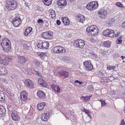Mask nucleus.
Segmentation results:
<instances>
[{
  "instance_id": "nucleus-43",
  "label": "nucleus",
  "mask_w": 125,
  "mask_h": 125,
  "mask_svg": "<svg viewBox=\"0 0 125 125\" xmlns=\"http://www.w3.org/2000/svg\"><path fill=\"white\" fill-rule=\"evenodd\" d=\"M88 88L90 90L92 91H94V90L93 86L92 85H89L88 87Z\"/></svg>"
},
{
  "instance_id": "nucleus-44",
  "label": "nucleus",
  "mask_w": 125,
  "mask_h": 125,
  "mask_svg": "<svg viewBox=\"0 0 125 125\" xmlns=\"http://www.w3.org/2000/svg\"><path fill=\"white\" fill-rule=\"evenodd\" d=\"M8 81L5 79L3 78L2 79V82L3 83H5L6 84H8L9 83Z\"/></svg>"
},
{
  "instance_id": "nucleus-29",
  "label": "nucleus",
  "mask_w": 125,
  "mask_h": 125,
  "mask_svg": "<svg viewBox=\"0 0 125 125\" xmlns=\"http://www.w3.org/2000/svg\"><path fill=\"white\" fill-rule=\"evenodd\" d=\"M52 0H43V2L45 4L49 6L52 3Z\"/></svg>"
},
{
  "instance_id": "nucleus-37",
  "label": "nucleus",
  "mask_w": 125,
  "mask_h": 125,
  "mask_svg": "<svg viewBox=\"0 0 125 125\" xmlns=\"http://www.w3.org/2000/svg\"><path fill=\"white\" fill-rule=\"evenodd\" d=\"M9 42L10 43V42L9 39L7 38H4L2 41V43H4Z\"/></svg>"
},
{
  "instance_id": "nucleus-3",
  "label": "nucleus",
  "mask_w": 125,
  "mask_h": 125,
  "mask_svg": "<svg viewBox=\"0 0 125 125\" xmlns=\"http://www.w3.org/2000/svg\"><path fill=\"white\" fill-rule=\"evenodd\" d=\"M98 28L95 26H92L87 27L86 29L87 32L89 33L92 35L97 34L98 31H97Z\"/></svg>"
},
{
  "instance_id": "nucleus-20",
  "label": "nucleus",
  "mask_w": 125,
  "mask_h": 125,
  "mask_svg": "<svg viewBox=\"0 0 125 125\" xmlns=\"http://www.w3.org/2000/svg\"><path fill=\"white\" fill-rule=\"evenodd\" d=\"M46 104L44 102L38 104L37 108L39 110H42L44 108V106H46Z\"/></svg>"
},
{
  "instance_id": "nucleus-26",
  "label": "nucleus",
  "mask_w": 125,
  "mask_h": 125,
  "mask_svg": "<svg viewBox=\"0 0 125 125\" xmlns=\"http://www.w3.org/2000/svg\"><path fill=\"white\" fill-rule=\"evenodd\" d=\"M31 31V27H29V28H27L25 30V32H24V34L25 36H27L29 34H29L30 33Z\"/></svg>"
},
{
  "instance_id": "nucleus-19",
  "label": "nucleus",
  "mask_w": 125,
  "mask_h": 125,
  "mask_svg": "<svg viewBox=\"0 0 125 125\" xmlns=\"http://www.w3.org/2000/svg\"><path fill=\"white\" fill-rule=\"evenodd\" d=\"M63 23L65 25H68L70 23V21L68 18L67 17H63L62 18Z\"/></svg>"
},
{
  "instance_id": "nucleus-58",
  "label": "nucleus",
  "mask_w": 125,
  "mask_h": 125,
  "mask_svg": "<svg viewBox=\"0 0 125 125\" xmlns=\"http://www.w3.org/2000/svg\"><path fill=\"white\" fill-rule=\"evenodd\" d=\"M68 1H69L70 2H73L75 0H67Z\"/></svg>"
},
{
  "instance_id": "nucleus-7",
  "label": "nucleus",
  "mask_w": 125,
  "mask_h": 125,
  "mask_svg": "<svg viewBox=\"0 0 125 125\" xmlns=\"http://www.w3.org/2000/svg\"><path fill=\"white\" fill-rule=\"evenodd\" d=\"M83 65L84 67L85 70L87 71L91 70L93 68V65L89 61L84 62Z\"/></svg>"
},
{
  "instance_id": "nucleus-60",
  "label": "nucleus",
  "mask_w": 125,
  "mask_h": 125,
  "mask_svg": "<svg viewBox=\"0 0 125 125\" xmlns=\"http://www.w3.org/2000/svg\"><path fill=\"white\" fill-rule=\"evenodd\" d=\"M121 57L122 58V60H123L124 59V56H122Z\"/></svg>"
},
{
  "instance_id": "nucleus-5",
  "label": "nucleus",
  "mask_w": 125,
  "mask_h": 125,
  "mask_svg": "<svg viewBox=\"0 0 125 125\" xmlns=\"http://www.w3.org/2000/svg\"><path fill=\"white\" fill-rule=\"evenodd\" d=\"M73 44L75 46L82 48L85 45V42L82 40L78 39L74 42Z\"/></svg>"
},
{
  "instance_id": "nucleus-61",
  "label": "nucleus",
  "mask_w": 125,
  "mask_h": 125,
  "mask_svg": "<svg viewBox=\"0 0 125 125\" xmlns=\"http://www.w3.org/2000/svg\"><path fill=\"white\" fill-rule=\"evenodd\" d=\"M97 56H96H96H95V58H97Z\"/></svg>"
},
{
  "instance_id": "nucleus-2",
  "label": "nucleus",
  "mask_w": 125,
  "mask_h": 125,
  "mask_svg": "<svg viewBox=\"0 0 125 125\" xmlns=\"http://www.w3.org/2000/svg\"><path fill=\"white\" fill-rule=\"evenodd\" d=\"M97 1L91 2L88 3L86 5V8L90 10H93L96 9L98 6Z\"/></svg>"
},
{
  "instance_id": "nucleus-46",
  "label": "nucleus",
  "mask_w": 125,
  "mask_h": 125,
  "mask_svg": "<svg viewBox=\"0 0 125 125\" xmlns=\"http://www.w3.org/2000/svg\"><path fill=\"white\" fill-rule=\"evenodd\" d=\"M120 34V32H116V33H115L114 36L117 37H118Z\"/></svg>"
},
{
  "instance_id": "nucleus-51",
  "label": "nucleus",
  "mask_w": 125,
  "mask_h": 125,
  "mask_svg": "<svg viewBox=\"0 0 125 125\" xmlns=\"http://www.w3.org/2000/svg\"><path fill=\"white\" fill-rule=\"evenodd\" d=\"M38 22L39 23H42L43 22V21L42 20L39 19L38 20Z\"/></svg>"
},
{
  "instance_id": "nucleus-28",
  "label": "nucleus",
  "mask_w": 125,
  "mask_h": 125,
  "mask_svg": "<svg viewBox=\"0 0 125 125\" xmlns=\"http://www.w3.org/2000/svg\"><path fill=\"white\" fill-rule=\"evenodd\" d=\"M43 49H47L48 48L49 46V43L47 42H42Z\"/></svg>"
},
{
  "instance_id": "nucleus-13",
  "label": "nucleus",
  "mask_w": 125,
  "mask_h": 125,
  "mask_svg": "<svg viewBox=\"0 0 125 125\" xmlns=\"http://www.w3.org/2000/svg\"><path fill=\"white\" fill-rule=\"evenodd\" d=\"M20 98L21 100L22 101H25L28 98L27 93L25 91L21 92L20 94Z\"/></svg>"
},
{
  "instance_id": "nucleus-62",
  "label": "nucleus",
  "mask_w": 125,
  "mask_h": 125,
  "mask_svg": "<svg viewBox=\"0 0 125 125\" xmlns=\"http://www.w3.org/2000/svg\"><path fill=\"white\" fill-rule=\"evenodd\" d=\"M123 62H125V61H123Z\"/></svg>"
},
{
  "instance_id": "nucleus-59",
  "label": "nucleus",
  "mask_w": 125,
  "mask_h": 125,
  "mask_svg": "<svg viewBox=\"0 0 125 125\" xmlns=\"http://www.w3.org/2000/svg\"><path fill=\"white\" fill-rule=\"evenodd\" d=\"M87 115H88V116L89 117H90V119H91V116H90V115H89V114H87Z\"/></svg>"
},
{
  "instance_id": "nucleus-32",
  "label": "nucleus",
  "mask_w": 125,
  "mask_h": 125,
  "mask_svg": "<svg viewBox=\"0 0 125 125\" xmlns=\"http://www.w3.org/2000/svg\"><path fill=\"white\" fill-rule=\"evenodd\" d=\"M5 99V95L3 92H1L0 93V101H3Z\"/></svg>"
},
{
  "instance_id": "nucleus-11",
  "label": "nucleus",
  "mask_w": 125,
  "mask_h": 125,
  "mask_svg": "<svg viewBox=\"0 0 125 125\" xmlns=\"http://www.w3.org/2000/svg\"><path fill=\"white\" fill-rule=\"evenodd\" d=\"M67 4V1L65 0H59L58 1L57 4L58 5V7L61 9L65 6Z\"/></svg>"
},
{
  "instance_id": "nucleus-55",
  "label": "nucleus",
  "mask_w": 125,
  "mask_h": 125,
  "mask_svg": "<svg viewBox=\"0 0 125 125\" xmlns=\"http://www.w3.org/2000/svg\"><path fill=\"white\" fill-rule=\"evenodd\" d=\"M35 74H36L38 76H39L40 75V73L38 71H35Z\"/></svg>"
},
{
  "instance_id": "nucleus-39",
  "label": "nucleus",
  "mask_w": 125,
  "mask_h": 125,
  "mask_svg": "<svg viewBox=\"0 0 125 125\" xmlns=\"http://www.w3.org/2000/svg\"><path fill=\"white\" fill-rule=\"evenodd\" d=\"M38 48L40 49H43L42 48V42H39L37 45Z\"/></svg>"
},
{
  "instance_id": "nucleus-50",
  "label": "nucleus",
  "mask_w": 125,
  "mask_h": 125,
  "mask_svg": "<svg viewBox=\"0 0 125 125\" xmlns=\"http://www.w3.org/2000/svg\"><path fill=\"white\" fill-rule=\"evenodd\" d=\"M56 23L58 25H59L61 24V22L59 20H57L56 21Z\"/></svg>"
},
{
  "instance_id": "nucleus-47",
  "label": "nucleus",
  "mask_w": 125,
  "mask_h": 125,
  "mask_svg": "<svg viewBox=\"0 0 125 125\" xmlns=\"http://www.w3.org/2000/svg\"><path fill=\"white\" fill-rule=\"evenodd\" d=\"M90 99V98L89 97H85V101L87 102Z\"/></svg>"
},
{
  "instance_id": "nucleus-8",
  "label": "nucleus",
  "mask_w": 125,
  "mask_h": 125,
  "mask_svg": "<svg viewBox=\"0 0 125 125\" xmlns=\"http://www.w3.org/2000/svg\"><path fill=\"white\" fill-rule=\"evenodd\" d=\"M1 45L5 52H8L10 50L11 47L10 43H1Z\"/></svg>"
},
{
  "instance_id": "nucleus-64",
  "label": "nucleus",
  "mask_w": 125,
  "mask_h": 125,
  "mask_svg": "<svg viewBox=\"0 0 125 125\" xmlns=\"http://www.w3.org/2000/svg\"><path fill=\"white\" fill-rule=\"evenodd\" d=\"M124 58H125V56H124Z\"/></svg>"
},
{
  "instance_id": "nucleus-48",
  "label": "nucleus",
  "mask_w": 125,
  "mask_h": 125,
  "mask_svg": "<svg viewBox=\"0 0 125 125\" xmlns=\"http://www.w3.org/2000/svg\"><path fill=\"white\" fill-rule=\"evenodd\" d=\"M75 83H78L79 84H81L82 83V82L79 81L78 80H76L75 81Z\"/></svg>"
},
{
  "instance_id": "nucleus-23",
  "label": "nucleus",
  "mask_w": 125,
  "mask_h": 125,
  "mask_svg": "<svg viewBox=\"0 0 125 125\" xmlns=\"http://www.w3.org/2000/svg\"><path fill=\"white\" fill-rule=\"evenodd\" d=\"M77 17L79 21L82 23H83L85 21V17L83 15L81 14H80Z\"/></svg>"
},
{
  "instance_id": "nucleus-53",
  "label": "nucleus",
  "mask_w": 125,
  "mask_h": 125,
  "mask_svg": "<svg viewBox=\"0 0 125 125\" xmlns=\"http://www.w3.org/2000/svg\"><path fill=\"white\" fill-rule=\"evenodd\" d=\"M34 83L32 82V89H33V88L34 87V88L35 89V90L36 89L35 87H34Z\"/></svg>"
},
{
  "instance_id": "nucleus-57",
  "label": "nucleus",
  "mask_w": 125,
  "mask_h": 125,
  "mask_svg": "<svg viewBox=\"0 0 125 125\" xmlns=\"http://www.w3.org/2000/svg\"><path fill=\"white\" fill-rule=\"evenodd\" d=\"M107 23L108 24V26H111L112 25V24L111 23H109L108 22H107Z\"/></svg>"
},
{
  "instance_id": "nucleus-25",
  "label": "nucleus",
  "mask_w": 125,
  "mask_h": 125,
  "mask_svg": "<svg viewBox=\"0 0 125 125\" xmlns=\"http://www.w3.org/2000/svg\"><path fill=\"white\" fill-rule=\"evenodd\" d=\"M24 83L26 84L28 87H29L31 84V80L30 79H27L25 80Z\"/></svg>"
},
{
  "instance_id": "nucleus-63",
  "label": "nucleus",
  "mask_w": 125,
  "mask_h": 125,
  "mask_svg": "<svg viewBox=\"0 0 125 125\" xmlns=\"http://www.w3.org/2000/svg\"><path fill=\"white\" fill-rule=\"evenodd\" d=\"M31 29H32V28H31Z\"/></svg>"
},
{
  "instance_id": "nucleus-4",
  "label": "nucleus",
  "mask_w": 125,
  "mask_h": 125,
  "mask_svg": "<svg viewBox=\"0 0 125 125\" xmlns=\"http://www.w3.org/2000/svg\"><path fill=\"white\" fill-rule=\"evenodd\" d=\"M52 51L55 53H64L66 52V50L63 47L61 46H56L53 47Z\"/></svg>"
},
{
  "instance_id": "nucleus-40",
  "label": "nucleus",
  "mask_w": 125,
  "mask_h": 125,
  "mask_svg": "<svg viewBox=\"0 0 125 125\" xmlns=\"http://www.w3.org/2000/svg\"><path fill=\"white\" fill-rule=\"evenodd\" d=\"M116 5L118 7L125 8V6L120 2H118L116 3Z\"/></svg>"
},
{
  "instance_id": "nucleus-33",
  "label": "nucleus",
  "mask_w": 125,
  "mask_h": 125,
  "mask_svg": "<svg viewBox=\"0 0 125 125\" xmlns=\"http://www.w3.org/2000/svg\"><path fill=\"white\" fill-rule=\"evenodd\" d=\"M50 14L51 15L52 18H54L55 17V12L54 10H50Z\"/></svg>"
},
{
  "instance_id": "nucleus-41",
  "label": "nucleus",
  "mask_w": 125,
  "mask_h": 125,
  "mask_svg": "<svg viewBox=\"0 0 125 125\" xmlns=\"http://www.w3.org/2000/svg\"><path fill=\"white\" fill-rule=\"evenodd\" d=\"M101 103V107L104 106L106 104V103L104 101L102 100H99Z\"/></svg>"
},
{
  "instance_id": "nucleus-15",
  "label": "nucleus",
  "mask_w": 125,
  "mask_h": 125,
  "mask_svg": "<svg viewBox=\"0 0 125 125\" xmlns=\"http://www.w3.org/2000/svg\"><path fill=\"white\" fill-rule=\"evenodd\" d=\"M38 84L41 86L44 87H46L47 84L46 82L42 78H39L38 80Z\"/></svg>"
},
{
  "instance_id": "nucleus-45",
  "label": "nucleus",
  "mask_w": 125,
  "mask_h": 125,
  "mask_svg": "<svg viewBox=\"0 0 125 125\" xmlns=\"http://www.w3.org/2000/svg\"><path fill=\"white\" fill-rule=\"evenodd\" d=\"M83 111L85 112V113L87 115L89 114V113H90V112L89 111V110H87L85 108H84L83 110Z\"/></svg>"
},
{
  "instance_id": "nucleus-49",
  "label": "nucleus",
  "mask_w": 125,
  "mask_h": 125,
  "mask_svg": "<svg viewBox=\"0 0 125 125\" xmlns=\"http://www.w3.org/2000/svg\"><path fill=\"white\" fill-rule=\"evenodd\" d=\"M125 123L124 120L122 119L121 120V123L120 125H124Z\"/></svg>"
},
{
  "instance_id": "nucleus-16",
  "label": "nucleus",
  "mask_w": 125,
  "mask_h": 125,
  "mask_svg": "<svg viewBox=\"0 0 125 125\" xmlns=\"http://www.w3.org/2000/svg\"><path fill=\"white\" fill-rule=\"evenodd\" d=\"M10 59L9 58H7L3 59L0 57V63L4 65H6L8 64Z\"/></svg>"
},
{
  "instance_id": "nucleus-34",
  "label": "nucleus",
  "mask_w": 125,
  "mask_h": 125,
  "mask_svg": "<svg viewBox=\"0 0 125 125\" xmlns=\"http://www.w3.org/2000/svg\"><path fill=\"white\" fill-rule=\"evenodd\" d=\"M109 30V29L105 30L103 32V35L106 36H108L109 33L110 32Z\"/></svg>"
},
{
  "instance_id": "nucleus-42",
  "label": "nucleus",
  "mask_w": 125,
  "mask_h": 125,
  "mask_svg": "<svg viewBox=\"0 0 125 125\" xmlns=\"http://www.w3.org/2000/svg\"><path fill=\"white\" fill-rule=\"evenodd\" d=\"M115 66H109L107 68V69L108 70H111V69H115Z\"/></svg>"
},
{
  "instance_id": "nucleus-54",
  "label": "nucleus",
  "mask_w": 125,
  "mask_h": 125,
  "mask_svg": "<svg viewBox=\"0 0 125 125\" xmlns=\"http://www.w3.org/2000/svg\"><path fill=\"white\" fill-rule=\"evenodd\" d=\"M81 99L83 100V101H85V97L83 96H82L81 97Z\"/></svg>"
},
{
  "instance_id": "nucleus-6",
  "label": "nucleus",
  "mask_w": 125,
  "mask_h": 125,
  "mask_svg": "<svg viewBox=\"0 0 125 125\" xmlns=\"http://www.w3.org/2000/svg\"><path fill=\"white\" fill-rule=\"evenodd\" d=\"M42 37L45 39L50 40L52 38V33L51 31H46L42 34Z\"/></svg>"
},
{
  "instance_id": "nucleus-17",
  "label": "nucleus",
  "mask_w": 125,
  "mask_h": 125,
  "mask_svg": "<svg viewBox=\"0 0 125 125\" xmlns=\"http://www.w3.org/2000/svg\"><path fill=\"white\" fill-rule=\"evenodd\" d=\"M37 94L38 97L41 99H43L45 97V94L42 91H38L37 92Z\"/></svg>"
},
{
  "instance_id": "nucleus-52",
  "label": "nucleus",
  "mask_w": 125,
  "mask_h": 125,
  "mask_svg": "<svg viewBox=\"0 0 125 125\" xmlns=\"http://www.w3.org/2000/svg\"><path fill=\"white\" fill-rule=\"evenodd\" d=\"M90 41L92 42H96L95 40L93 38H91Z\"/></svg>"
},
{
  "instance_id": "nucleus-24",
  "label": "nucleus",
  "mask_w": 125,
  "mask_h": 125,
  "mask_svg": "<svg viewBox=\"0 0 125 125\" xmlns=\"http://www.w3.org/2000/svg\"><path fill=\"white\" fill-rule=\"evenodd\" d=\"M18 62L21 63H24L26 61L25 57L23 56H20L18 57Z\"/></svg>"
},
{
  "instance_id": "nucleus-35",
  "label": "nucleus",
  "mask_w": 125,
  "mask_h": 125,
  "mask_svg": "<svg viewBox=\"0 0 125 125\" xmlns=\"http://www.w3.org/2000/svg\"><path fill=\"white\" fill-rule=\"evenodd\" d=\"M5 111V110L4 106L2 105L0 106V114H3Z\"/></svg>"
},
{
  "instance_id": "nucleus-22",
  "label": "nucleus",
  "mask_w": 125,
  "mask_h": 125,
  "mask_svg": "<svg viewBox=\"0 0 125 125\" xmlns=\"http://www.w3.org/2000/svg\"><path fill=\"white\" fill-rule=\"evenodd\" d=\"M7 73V70L5 67H0V74L5 75Z\"/></svg>"
},
{
  "instance_id": "nucleus-31",
  "label": "nucleus",
  "mask_w": 125,
  "mask_h": 125,
  "mask_svg": "<svg viewBox=\"0 0 125 125\" xmlns=\"http://www.w3.org/2000/svg\"><path fill=\"white\" fill-rule=\"evenodd\" d=\"M110 32L109 33V37H114V35L115 34V32L114 31L110 29Z\"/></svg>"
},
{
  "instance_id": "nucleus-30",
  "label": "nucleus",
  "mask_w": 125,
  "mask_h": 125,
  "mask_svg": "<svg viewBox=\"0 0 125 125\" xmlns=\"http://www.w3.org/2000/svg\"><path fill=\"white\" fill-rule=\"evenodd\" d=\"M46 53L45 52H39L38 53L39 56L43 59L46 56Z\"/></svg>"
},
{
  "instance_id": "nucleus-1",
  "label": "nucleus",
  "mask_w": 125,
  "mask_h": 125,
  "mask_svg": "<svg viewBox=\"0 0 125 125\" xmlns=\"http://www.w3.org/2000/svg\"><path fill=\"white\" fill-rule=\"evenodd\" d=\"M17 2L14 0H8L6 2V7L9 10L15 9L17 7Z\"/></svg>"
},
{
  "instance_id": "nucleus-36",
  "label": "nucleus",
  "mask_w": 125,
  "mask_h": 125,
  "mask_svg": "<svg viewBox=\"0 0 125 125\" xmlns=\"http://www.w3.org/2000/svg\"><path fill=\"white\" fill-rule=\"evenodd\" d=\"M121 36H120L117 39L116 41V42L117 44H120L121 43L122 40H121Z\"/></svg>"
},
{
  "instance_id": "nucleus-9",
  "label": "nucleus",
  "mask_w": 125,
  "mask_h": 125,
  "mask_svg": "<svg viewBox=\"0 0 125 125\" xmlns=\"http://www.w3.org/2000/svg\"><path fill=\"white\" fill-rule=\"evenodd\" d=\"M98 14L99 17L102 19L105 18L107 16V11L105 10L102 9L99 11Z\"/></svg>"
},
{
  "instance_id": "nucleus-18",
  "label": "nucleus",
  "mask_w": 125,
  "mask_h": 125,
  "mask_svg": "<svg viewBox=\"0 0 125 125\" xmlns=\"http://www.w3.org/2000/svg\"><path fill=\"white\" fill-rule=\"evenodd\" d=\"M11 116L13 120L14 121H18L19 120V118L16 112H12L11 114Z\"/></svg>"
},
{
  "instance_id": "nucleus-27",
  "label": "nucleus",
  "mask_w": 125,
  "mask_h": 125,
  "mask_svg": "<svg viewBox=\"0 0 125 125\" xmlns=\"http://www.w3.org/2000/svg\"><path fill=\"white\" fill-rule=\"evenodd\" d=\"M111 42L109 41H107L104 42L103 43V45L104 46L106 47L109 48L111 46Z\"/></svg>"
},
{
  "instance_id": "nucleus-14",
  "label": "nucleus",
  "mask_w": 125,
  "mask_h": 125,
  "mask_svg": "<svg viewBox=\"0 0 125 125\" xmlns=\"http://www.w3.org/2000/svg\"><path fill=\"white\" fill-rule=\"evenodd\" d=\"M59 77L62 78L67 77L69 73L68 72L63 70H61L58 72Z\"/></svg>"
},
{
  "instance_id": "nucleus-21",
  "label": "nucleus",
  "mask_w": 125,
  "mask_h": 125,
  "mask_svg": "<svg viewBox=\"0 0 125 125\" xmlns=\"http://www.w3.org/2000/svg\"><path fill=\"white\" fill-rule=\"evenodd\" d=\"M51 86L53 90L57 92H60V88L58 86L54 84H52Z\"/></svg>"
},
{
  "instance_id": "nucleus-56",
  "label": "nucleus",
  "mask_w": 125,
  "mask_h": 125,
  "mask_svg": "<svg viewBox=\"0 0 125 125\" xmlns=\"http://www.w3.org/2000/svg\"><path fill=\"white\" fill-rule=\"evenodd\" d=\"M122 26L123 28H125V22H124L122 24Z\"/></svg>"
},
{
  "instance_id": "nucleus-38",
  "label": "nucleus",
  "mask_w": 125,
  "mask_h": 125,
  "mask_svg": "<svg viewBox=\"0 0 125 125\" xmlns=\"http://www.w3.org/2000/svg\"><path fill=\"white\" fill-rule=\"evenodd\" d=\"M33 63L35 66L38 67L39 66L40 62L37 60H35L33 62Z\"/></svg>"
},
{
  "instance_id": "nucleus-10",
  "label": "nucleus",
  "mask_w": 125,
  "mask_h": 125,
  "mask_svg": "<svg viewBox=\"0 0 125 125\" xmlns=\"http://www.w3.org/2000/svg\"><path fill=\"white\" fill-rule=\"evenodd\" d=\"M21 21L20 17H15L12 22V24L15 27L18 26L21 23Z\"/></svg>"
},
{
  "instance_id": "nucleus-12",
  "label": "nucleus",
  "mask_w": 125,
  "mask_h": 125,
  "mask_svg": "<svg viewBox=\"0 0 125 125\" xmlns=\"http://www.w3.org/2000/svg\"><path fill=\"white\" fill-rule=\"evenodd\" d=\"M50 113L49 112L43 114L41 118L42 120L44 121H47L50 117Z\"/></svg>"
}]
</instances>
